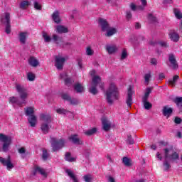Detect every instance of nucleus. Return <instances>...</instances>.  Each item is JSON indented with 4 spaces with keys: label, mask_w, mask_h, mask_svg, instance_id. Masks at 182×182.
<instances>
[{
    "label": "nucleus",
    "mask_w": 182,
    "mask_h": 182,
    "mask_svg": "<svg viewBox=\"0 0 182 182\" xmlns=\"http://www.w3.org/2000/svg\"><path fill=\"white\" fill-rule=\"evenodd\" d=\"M16 89L19 95V98L16 97H11L9 98V103H11V105L16 104L20 107H22V106H26V103H28L26 100L29 96L28 90H26L25 86L21 85L19 84L16 85Z\"/></svg>",
    "instance_id": "f257e3e1"
},
{
    "label": "nucleus",
    "mask_w": 182,
    "mask_h": 182,
    "mask_svg": "<svg viewBox=\"0 0 182 182\" xmlns=\"http://www.w3.org/2000/svg\"><path fill=\"white\" fill-rule=\"evenodd\" d=\"M106 99L109 105H113L114 100H119V90L114 84H111L106 92Z\"/></svg>",
    "instance_id": "f03ea898"
},
{
    "label": "nucleus",
    "mask_w": 182,
    "mask_h": 182,
    "mask_svg": "<svg viewBox=\"0 0 182 182\" xmlns=\"http://www.w3.org/2000/svg\"><path fill=\"white\" fill-rule=\"evenodd\" d=\"M40 119L43 122L41 129L44 134H48L52 127L50 124V123H52V117L50 114H41Z\"/></svg>",
    "instance_id": "7ed1b4c3"
},
{
    "label": "nucleus",
    "mask_w": 182,
    "mask_h": 182,
    "mask_svg": "<svg viewBox=\"0 0 182 182\" xmlns=\"http://www.w3.org/2000/svg\"><path fill=\"white\" fill-rule=\"evenodd\" d=\"M33 113H35V110L33 107L25 108V114L26 116H28V121L31 127L36 126V116L33 115Z\"/></svg>",
    "instance_id": "20e7f679"
},
{
    "label": "nucleus",
    "mask_w": 182,
    "mask_h": 182,
    "mask_svg": "<svg viewBox=\"0 0 182 182\" xmlns=\"http://www.w3.org/2000/svg\"><path fill=\"white\" fill-rule=\"evenodd\" d=\"M0 141L4 143L2 146V151H4V153L8 152L9 146L12 144V138L4 134H0Z\"/></svg>",
    "instance_id": "39448f33"
},
{
    "label": "nucleus",
    "mask_w": 182,
    "mask_h": 182,
    "mask_svg": "<svg viewBox=\"0 0 182 182\" xmlns=\"http://www.w3.org/2000/svg\"><path fill=\"white\" fill-rule=\"evenodd\" d=\"M50 144L53 151H59L60 149L65 147V140L57 139L56 138H51Z\"/></svg>",
    "instance_id": "423d86ee"
},
{
    "label": "nucleus",
    "mask_w": 182,
    "mask_h": 182,
    "mask_svg": "<svg viewBox=\"0 0 182 182\" xmlns=\"http://www.w3.org/2000/svg\"><path fill=\"white\" fill-rule=\"evenodd\" d=\"M171 149L169 148H165L164 149V159L166 160H169V161H176L180 159V155L176 151H174L171 154H170Z\"/></svg>",
    "instance_id": "0eeeda50"
},
{
    "label": "nucleus",
    "mask_w": 182,
    "mask_h": 182,
    "mask_svg": "<svg viewBox=\"0 0 182 182\" xmlns=\"http://www.w3.org/2000/svg\"><path fill=\"white\" fill-rule=\"evenodd\" d=\"M101 79L99 76H95L92 78V86L90 87L89 92L91 93V95H96L97 93H99V91L97 90V84L99 82H100Z\"/></svg>",
    "instance_id": "6e6552de"
},
{
    "label": "nucleus",
    "mask_w": 182,
    "mask_h": 182,
    "mask_svg": "<svg viewBox=\"0 0 182 182\" xmlns=\"http://www.w3.org/2000/svg\"><path fill=\"white\" fill-rule=\"evenodd\" d=\"M1 22L5 25V32L8 35L11 33V14L9 13L5 14L4 18H1Z\"/></svg>",
    "instance_id": "1a4fd4ad"
},
{
    "label": "nucleus",
    "mask_w": 182,
    "mask_h": 182,
    "mask_svg": "<svg viewBox=\"0 0 182 182\" xmlns=\"http://www.w3.org/2000/svg\"><path fill=\"white\" fill-rule=\"evenodd\" d=\"M168 63H166L169 68H171L173 70L178 69V63H177V60L176 59V55L173 53H170L168 55Z\"/></svg>",
    "instance_id": "9d476101"
},
{
    "label": "nucleus",
    "mask_w": 182,
    "mask_h": 182,
    "mask_svg": "<svg viewBox=\"0 0 182 182\" xmlns=\"http://www.w3.org/2000/svg\"><path fill=\"white\" fill-rule=\"evenodd\" d=\"M61 97L63 100L68 102L70 103V105H73V106H75L76 105H79V100L70 97V95L68 93L61 94Z\"/></svg>",
    "instance_id": "9b49d317"
},
{
    "label": "nucleus",
    "mask_w": 182,
    "mask_h": 182,
    "mask_svg": "<svg viewBox=\"0 0 182 182\" xmlns=\"http://www.w3.org/2000/svg\"><path fill=\"white\" fill-rule=\"evenodd\" d=\"M0 163L7 167V170H12V168H14V164L11 161V156H9L8 159L0 157Z\"/></svg>",
    "instance_id": "f8f14e48"
},
{
    "label": "nucleus",
    "mask_w": 182,
    "mask_h": 182,
    "mask_svg": "<svg viewBox=\"0 0 182 182\" xmlns=\"http://www.w3.org/2000/svg\"><path fill=\"white\" fill-rule=\"evenodd\" d=\"M66 59L63 57L56 56L55 57V68L58 69V70H62L63 69V65L65 62Z\"/></svg>",
    "instance_id": "ddd939ff"
},
{
    "label": "nucleus",
    "mask_w": 182,
    "mask_h": 182,
    "mask_svg": "<svg viewBox=\"0 0 182 182\" xmlns=\"http://www.w3.org/2000/svg\"><path fill=\"white\" fill-rule=\"evenodd\" d=\"M99 24L101 26V29L102 32H106L108 29H110V25L107 22L106 19L104 18H99L98 20Z\"/></svg>",
    "instance_id": "4468645a"
},
{
    "label": "nucleus",
    "mask_w": 182,
    "mask_h": 182,
    "mask_svg": "<svg viewBox=\"0 0 182 182\" xmlns=\"http://www.w3.org/2000/svg\"><path fill=\"white\" fill-rule=\"evenodd\" d=\"M126 103L129 107H132V105H133V91L132 90V87H129L128 89Z\"/></svg>",
    "instance_id": "2eb2a0df"
},
{
    "label": "nucleus",
    "mask_w": 182,
    "mask_h": 182,
    "mask_svg": "<svg viewBox=\"0 0 182 182\" xmlns=\"http://www.w3.org/2000/svg\"><path fill=\"white\" fill-rule=\"evenodd\" d=\"M102 129L105 132H109L110 128L112 127V122L107 120V118L103 117L102 118Z\"/></svg>",
    "instance_id": "dca6fc26"
},
{
    "label": "nucleus",
    "mask_w": 182,
    "mask_h": 182,
    "mask_svg": "<svg viewBox=\"0 0 182 182\" xmlns=\"http://www.w3.org/2000/svg\"><path fill=\"white\" fill-rule=\"evenodd\" d=\"M69 140H71V141L74 144H77L78 146L83 145V141L80 139H79V136H77V134H73L69 136Z\"/></svg>",
    "instance_id": "f3484780"
},
{
    "label": "nucleus",
    "mask_w": 182,
    "mask_h": 182,
    "mask_svg": "<svg viewBox=\"0 0 182 182\" xmlns=\"http://www.w3.org/2000/svg\"><path fill=\"white\" fill-rule=\"evenodd\" d=\"M36 173H39L40 174H41V176H43V177H48V173H46V171L38 166H34L33 175L36 176Z\"/></svg>",
    "instance_id": "a211bd4d"
},
{
    "label": "nucleus",
    "mask_w": 182,
    "mask_h": 182,
    "mask_svg": "<svg viewBox=\"0 0 182 182\" xmlns=\"http://www.w3.org/2000/svg\"><path fill=\"white\" fill-rule=\"evenodd\" d=\"M28 64L33 68H36L37 66H39V60L35 57H30L28 59Z\"/></svg>",
    "instance_id": "6ab92c4d"
},
{
    "label": "nucleus",
    "mask_w": 182,
    "mask_h": 182,
    "mask_svg": "<svg viewBox=\"0 0 182 182\" xmlns=\"http://www.w3.org/2000/svg\"><path fill=\"white\" fill-rule=\"evenodd\" d=\"M162 112L164 116H167V117H170V116H171L173 113V108L165 106L164 107Z\"/></svg>",
    "instance_id": "aec40b11"
},
{
    "label": "nucleus",
    "mask_w": 182,
    "mask_h": 182,
    "mask_svg": "<svg viewBox=\"0 0 182 182\" xmlns=\"http://www.w3.org/2000/svg\"><path fill=\"white\" fill-rule=\"evenodd\" d=\"M169 38L170 39H171V41H173V42H178L180 39V36L178 35V33L174 31H171L169 33Z\"/></svg>",
    "instance_id": "412c9836"
},
{
    "label": "nucleus",
    "mask_w": 182,
    "mask_h": 182,
    "mask_svg": "<svg viewBox=\"0 0 182 182\" xmlns=\"http://www.w3.org/2000/svg\"><path fill=\"white\" fill-rule=\"evenodd\" d=\"M178 79H180V76L178 75H174L173 77V79H171L168 81V85H170V86H171L172 87H175L176 85L178 80Z\"/></svg>",
    "instance_id": "4be33fe9"
},
{
    "label": "nucleus",
    "mask_w": 182,
    "mask_h": 182,
    "mask_svg": "<svg viewBox=\"0 0 182 182\" xmlns=\"http://www.w3.org/2000/svg\"><path fill=\"white\" fill-rule=\"evenodd\" d=\"M65 173H68V176L73 179V182H79V180L76 177V175L73 173V171L70 169H66Z\"/></svg>",
    "instance_id": "5701e85b"
},
{
    "label": "nucleus",
    "mask_w": 182,
    "mask_h": 182,
    "mask_svg": "<svg viewBox=\"0 0 182 182\" xmlns=\"http://www.w3.org/2000/svg\"><path fill=\"white\" fill-rule=\"evenodd\" d=\"M56 31L58 33H68V32H69L68 28L60 25L56 26Z\"/></svg>",
    "instance_id": "b1692460"
},
{
    "label": "nucleus",
    "mask_w": 182,
    "mask_h": 182,
    "mask_svg": "<svg viewBox=\"0 0 182 182\" xmlns=\"http://www.w3.org/2000/svg\"><path fill=\"white\" fill-rule=\"evenodd\" d=\"M106 50L108 52L109 55H112V53H114V52L117 50V47H116V46L107 45L106 46Z\"/></svg>",
    "instance_id": "393cba45"
},
{
    "label": "nucleus",
    "mask_w": 182,
    "mask_h": 182,
    "mask_svg": "<svg viewBox=\"0 0 182 182\" xmlns=\"http://www.w3.org/2000/svg\"><path fill=\"white\" fill-rule=\"evenodd\" d=\"M105 32V36H107V38H110V36H113V35H114V33H117V29L114 28H110L106 31Z\"/></svg>",
    "instance_id": "a878e982"
},
{
    "label": "nucleus",
    "mask_w": 182,
    "mask_h": 182,
    "mask_svg": "<svg viewBox=\"0 0 182 182\" xmlns=\"http://www.w3.org/2000/svg\"><path fill=\"white\" fill-rule=\"evenodd\" d=\"M175 104H176L177 107L182 110V97H176L173 100Z\"/></svg>",
    "instance_id": "bb28decb"
},
{
    "label": "nucleus",
    "mask_w": 182,
    "mask_h": 182,
    "mask_svg": "<svg viewBox=\"0 0 182 182\" xmlns=\"http://www.w3.org/2000/svg\"><path fill=\"white\" fill-rule=\"evenodd\" d=\"M53 20L55 23H60V18L59 17V11H55L53 14Z\"/></svg>",
    "instance_id": "cd10ccee"
},
{
    "label": "nucleus",
    "mask_w": 182,
    "mask_h": 182,
    "mask_svg": "<svg viewBox=\"0 0 182 182\" xmlns=\"http://www.w3.org/2000/svg\"><path fill=\"white\" fill-rule=\"evenodd\" d=\"M29 5H31L29 1L28 0H25L20 3L19 8L21 9H26V8H28L29 6Z\"/></svg>",
    "instance_id": "c85d7f7f"
},
{
    "label": "nucleus",
    "mask_w": 182,
    "mask_h": 182,
    "mask_svg": "<svg viewBox=\"0 0 182 182\" xmlns=\"http://www.w3.org/2000/svg\"><path fill=\"white\" fill-rule=\"evenodd\" d=\"M74 89L77 92V93H82L85 89L83 88V86L80 83H77L74 85Z\"/></svg>",
    "instance_id": "c756f323"
},
{
    "label": "nucleus",
    "mask_w": 182,
    "mask_h": 182,
    "mask_svg": "<svg viewBox=\"0 0 182 182\" xmlns=\"http://www.w3.org/2000/svg\"><path fill=\"white\" fill-rule=\"evenodd\" d=\"M50 156V153L48 152V150L46 149H43V154H42V159L44 161H46L48 159Z\"/></svg>",
    "instance_id": "7c9ffc66"
},
{
    "label": "nucleus",
    "mask_w": 182,
    "mask_h": 182,
    "mask_svg": "<svg viewBox=\"0 0 182 182\" xmlns=\"http://www.w3.org/2000/svg\"><path fill=\"white\" fill-rule=\"evenodd\" d=\"M150 93H151V88L148 87L146 90V92L144 95V97H142V100H149V97L150 96Z\"/></svg>",
    "instance_id": "2f4dec72"
},
{
    "label": "nucleus",
    "mask_w": 182,
    "mask_h": 182,
    "mask_svg": "<svg viewBox=\"0 0 182 182\" xmlns=\"http://www.w3.org/2000/svg\"><path fill=\"white\" fill-rule=\"evenodd\" d=\"M163 166L164 171H168V169H170L171 167V165H170V163H168V159H165Z\"/></svg>",
    "instance_id": "473e14b6"
},
{
    "label": "nucleus",
    "mask_w": 182,
    "mask_h": 182,
    "mask_svg": "<svg viewBox=\"0 0 182 182\" xmlns=\"http://www.w3.org/2000/svg\"><path fill=\"white\" fill-rule=\"evenodd\" d=\"M19 41L23 44L26 43V33H21L19 34Z\"/></svg>",
    "instance_id": "72a5a7b5"
},
{
    "label": "nucleus",
    "mask_w": 182,
    "mask_h": 182,
    "mask_svg": "<svg viewBox=\"0 0 182 182\" xmlns=\"http://www.w3.org/2000/svg\"><path fill=\"white\" fill-rule=\"evenodd\" d=\"M122 163L127 167H130V166H132V163L130 162V159H129V158H127L126 156H124L122 158Z\"/></svg>",
    "instance_id": "f704fd0d"
},
{
    "label": "nucleus",
    "mask_w": 182,
    "mask_h": 182,
    "mask_svg": "<svg viewBox=\"0 0 182 182\" xmlns=\"http://www.w3.org/2000/svg\"><path fill=\"white\" fill-rule=\"evenodd\" d=\"M142 102L144 103V109H146V110H150V109L153 107V105H151V103L149 102L148 100L144 101L142 100Z\"/></svg>",
    "instance_id": "c9c22d12"
},
{
    "label": "nucleus",
    "mask_w": 182,
    "mask_h": 182,
    "mask_svg": "<svg viewBox=\"0 0 182 182\" xmlns=\"http://www.w3.org/2000/svg\"><path fill=\"white\" fill-rule=\"evenodd\" d=\"M65 160L66 161L73 163V161H75L76 159L70 156V152H67L65 154Z\"/></svg>",
    "instance_id": "e433bc0d"
},
{
    "label": "nucleus",
    "mask_w": 182,
    "mask_h": 182,
    "mask_svg": "<svg viewBox=\"0 0 182 182\" xmlns=\"http://www.w3.org/2000/svg\"><path fill=\"white\" fill-rule=\"evenodd\" d=\"M97 132V129L96 128H92L91 129H88L85 132V134L86 136H92V134H95Z\"/></svg>",
    "instance_id": "4c0bfd02"
},
{
    "label": "nucleus",
    "mask_w": 182,
    "mask_h": 182,
    "mask_svg": "<svg viewBox=\"0 0 182 182\" xmlns=\"http://www.w3.org/2000/svg\"><path fill=\"white\" fill-rule=\"evenodd\" d=\"M173 12L177 19H181L182 14H181V11H180V10H178V9H174Z\"/></svg>",
    "instance_id": "58836bf2"
},
{
    "label": "nucleus",
    "mask_w": 182,
    "mask_h": 182,
    "mask_svg": "<svg viewBox=\"0 0 182 182\" xmlns=\"http://www.w3.org/2000/svg\"><path fill=\"white\" fill-rule=\"evenodd\" d=\"M43 38L44 39V41L46 43H49L50 42V41H52L50 36H48V34L46 32L43 33Z\"/></svg>",
    "instance_id": "ea45409f"
},
{
    "label": "nucleus",
    "mask_w": 182,
    "mask_h": 182,
    "mask_svg": "<svg viewBox=\"0 0 182 182\" xmlns=\"http://www.w3.org/2000/svg\"><path fill=\"white\" fill-rule=\"evenodd\" d=\"M57 113H58V114H68V113H69V111L63 109V108H59L56 109Z\"/></svg>",
    "instance_id": "a19ab883"
},
{
    "label": "nucleus",
    "mask_w": 182,
    "mask_h": 182,
    "mask_svg": "<svg viewBox=\"0 0 182 182\" xmlns=\"http://www.w3.org/2000/svg\"><path fill=\"white\" fill-rule=\"evenodd\" d=\"M33 5H34L35 9H36L37 11H42V5H41L39 2L36 1H34Z\"/></svg>",
    "instance_id": "79ce46f5"
},
{
    "label": "nucleus",
    "mask_w": 182,
    "mask_h": 182,
    "mask_svg": "<svg viewBox=\"0 0 182 182\" xmlns=\"http://www.w3.org/2000/svg\"><path fill=\"white\" fill-rule=\"evenodd\" d=\"M27 77L30 82H33V80H35V74L33 73H28L27 74Z\"/></svg>",
    "instance_id": "37998d69"
},
{
    "label": "nucleus",
    "mask_w": 182,
    "mask_h": 182,
    "mask_svg": "<svg viewBox=\"0 0 182 182\" xmlns=\"http://www.w3.org/2000/svg\"><path fill=\"white\" fill-rule=\"evenodd\" d=\"M151 78V73L145 74V75H144L145 83H149L150 82Z\"/></svg>",
    "instance_id": "c03bdc74"
},
{
    "label": "nucleus",
    "mask_w": 182,
    "mask_h": 182,
    "mask_svg": "<svg viewBox=\"0 0 182 182\" xmlns=\"http://www.w3.org/2000/svg\"><path fill=\"white\" fill-rule=\"evenodd\" d=\"M127 144H134V139L132 137V135H129L127 139Z\"/></svg>",
    "instance_id": "a18cd8bd"
},
{
    "label": "nucleus",
    "mask_w": 182,
    "mask_h": 182,
    "mask_svg": "<svg viewBox=\"0 0 182 182\" xmlns=\"http://www.w3.org/2000/svg\"><path fill=\"white\" fill-rule=\"evenodd\" d=\"M83 180L85 182H92V176H90V175H85L83 176Z\"/></svg>",
    "instance_id": "49530a36"
},
{
    "label": "nucleus",
    "mask_w": 182,
    "mask_h": 182,
    "mask_svg": "<svg viewBox=\"0 0 182 182\" xmlns=\"http://www.w3.org/2000/svg\"><path fill=\"white\" fill-rule=\"evenodd\" d=\"M86 53L88 56H92L93 55V50L90 47H87L86 49Z\"/></svg>",
    "instance_id": "de8ad7c7"
},
{
    "label": "nucleus",
    "mask_w": 182,
    "mask_h": 182,
    "mask_svg": "<svg viewBox=\"0 0 182 182\" xmlns=\"http://www.w3.org/2000/svg\"><path fill=\"white\" fill-rule=\"evenodd\" d=\"M127 58V51L126 50H123L122 55H121V59L123 60V59H126Z\"/></svg>",
    "instance_id": "09e8293b"
},
{
    "label": "nucleus",
    "mask_w": 182,
    "mask_h": 182,
    "mask_svg": "<svg viewBox=\"0 0 182 182\" xmlns=\"http://www.w3.org/2000/svg\"><path fill=\"white\" fill-rule=\"evenodd\" d=\"M158 45H160L162 48H168V44L166 42L161 41L158 43Z\"/></svg>",
    "instance_id": "8fccbe9b"
},
{
    "label": "nucleus",
    "mask_w": 182,
    "mask_h": 182,
    "mask_svg": "<svg viewBox=\"0 0 182 182\" xmlns=\"http://www.w3.org/2000/svg\"><path fill=\"white\" fill-rule=\"evenodd\" d=\"M53 39L54 42H58V41H62V38L59 37V36L54 34L53 36Z\"/></svg>",
    "instance_id": "3c124183"
},
{
    "label": "nucleus",
    "mask_w": 182,
    "mask_h": 182,
    "mask_svg": "<svg viewBox=\"0 0 182 182\" xmlns=\"http://www.w3.org/2000/svg\"><path fill=\"white\" fill-rule=\"evenodd\" d=\"M174 123H176V124H181V118L176 117L174 119Z\"/></svg>",
    "instance_id": "603ef678"
},
{
    "label": "nucleus",
    "mask_w": 182,
    "mask_h": 182,
    "mask_svg": "<svg viewBox=\"0 0 182 182\" xmlns=\"http://www.w3.org/2000/svg\"><path fill=\"white\" fill-rule=\"evenodd\" d=\"M132 16H133L132 15V11H127V21H130V19H132Z\"/></svg>",
    "instance_id": "864d4df0"
},
{
    "label": "nucleus",
    "mask_w": 182,
    "mask_h": 182,
    "mask_svg": "<svg viewBox=\"0 0 182 182\" xmlns=\"http://www.w3.org/2000/svg\"><path fill=\"white\" fill-rule=\"evenodd\" d=\"M65 82L67 85H72V79H70V77L65 78Z\"/></svg>",
    "instance_id": "5fc2aeb1"
},
{
    "label": "nucleus",
    "mask_w": 182,
    "mask_h": 182,
    "mask_svg": "<svg viewBox=\"0 0 182 182\" xmlns=\"http://www.w3.org/2000/svg\"><path fill=\"white\" fill-rule=\"evenodd\" d=\"M129 6L132 11H136L137 9V6H136V4L134 3H131Z\"/></svg>",
    "instance_id": "6e6d98bb"
},
{
    "label": "nucleus",
    "mask_w": 182,
    "mask_h": 182,
    "mask_svg": "<svg viewBox=\"0 0 182 182\" xmlns=\"http://www.w3.org/2000/svg\"><path fill=\"white\" fill-rule=\"evenodd\" d=\"M137 41V38H136L135 36H132L130 39H129V42H131L132 43V45H134V43H136V41Z\"/></svg>",
    "instance_id": "4d7b16f0"
},
{
    "label": "nucleus",
    "mask_w": 182,
    "mask_h": 182,
    "mask_svg": "<svg viewBox=\"0 0 182 182\" xmlns=\"http://www.w3.org/2000/svg\"><path fill=\"white\" fill-rule=\"evenodd\" d=\"M151 64L154 66H156L157 65V59L156 58H151Z\"/></svg>",
    "instance_id": "13d9d810"
},
{
    "label": "nucleus",
    "mask_w": 182,
    "mask_h": 182,
    "mask_svg": "<svg viewBox=\"0 0 182 182\" xmlns=\"http://www.w3.org/2000/svg\"><path fill=\"white\" fill-rule=\"evenodd\" d=\"M148 18H149V19H151L152 21H153V22H156V17H154V16H153V14H149V15H148Z\"/></svg>",
    "instance_id": "bf43d9fd"
},
{
    "label": "nucleus",
    "mask_w": 182,
    "mask_h": 182,
    "mask_svg": "<svg viewBox=\"0 0 182 182\" xmlns=\"http://www.w3.org/2000/svg\"><path fill=\"white\" fill-rule=\"evenodd\" d=\"M26 151V150L25 149V148L22 147V148H20L18 149V153L20 154H24V153Z\"/></svg>",
    "instance_id": "052dcab7"
},
{
    "label": "nucleus",
    "mask_w": 182,
    "mask_h": 182,
    "mask_svg": "<svg viewBox=\"0 0 182 182\" xmlns=\"http://www.w3.org/2000/svg\"><path fill=\"white\" fill-rule=\"evenodd\" d=\"M144 8H146V6L144 5L136 6V9H138L139 11H144Z\"/></svg>",
    "instance_id": "680f3d73"
},
{
    "label": "nucleus",
    "mask_w": 182,
    "mask_h": 182,
    "mask_svg": "<svg viewBox=\"0 0 182 182\" xmlns=\"http://www.w3.org/2000/svg\"><path fill=\"white\" fill-rule=\"evenodd\" d=\"M164 5H168L170 4H173V0H164Z\"/></svg>",
    "instance_id": "e2e57ef3"
},
{
    "label": "nucleus",
    "mask_w": 182,
    "mask_h": 182,
    "mask_svg": "<svg viewBox=\"0 0 182 182\" xmlns=\"http://www.w3.org/2000/svg\"><path fill=\"white\" fill-rule=\"evenodd\" d=\"M84 156L86 157V159H89V156H90V151H85L84 152Z\"/></svg>",
    "instance_id": "0e129e2a"
},
{
    "label": "nucleus",
    "mask_w": 182,
    "mask_h": 182,
    "mask_svg": "<svg viewBox=\"0 0 182 182\" xmlns=\"http://www.w3.org/2000/svg\"><path fill=\"white\" fill-rule=\"evenodd\" d=\"M165 77L166 76L164 75V73H160L159 75V80H163V79H164Z\"/></svg>",
    "instance_id": "69168bd1"
},
{
    "label": "nucleus",
    "mask_w": 182,
    "mask_h": 182,
    "mask_svg": "<svg viewBox=\"0 0 182 182\" xmlns=\"http://www.w3.org/2000/svg\"><path fill=\"white\" fill-rule=\"evenodd\" d=\"M108 181L109 182H116V181L114 180V178H113L112 176H109Z\"/></svg>",
    "instance_id": "338daca9"
},
{
    "label": "nucleus",
    "mask_w": 182,
    "mask_h": 182,
    "mask_svg": "<svg viewBox=\"0 0 182 182\" xmlns=\"http://www.w3.org/2000/svg\"><path fill=\"white\" fill-rule=\"evenodd\" d=\"M107 159L109 163H113V159H112V157L109 155H107Z\"/></svg>",
    "instance_id": "774afa93"
}]
</instances>
